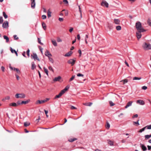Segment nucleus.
I'll use <instances>...</instances> for the list:
<instances>
[{
  "instance_id": "obj_25",
  "label": "nucleus",
  "mask_w": 151,
  "mask_h": 151,
  "mask_svg": "<svg viewBox=\"0 0 151 151\" xmlns=\"http://www.w3.org/2000/svg\"><path fill=\"white\" fill-rule=\"evenodd\" d=\"M36 67V66L35 65L34 63V62H32V67L31 69L32 70H34L35 69Z\"/></svg>"
},
{
  "instance_id": "obj_13",
  "label": "nucleus",
  "mask_w": 151,
  "mask_h": 151,
  "mask_svg": "<svg viewBox=\"0 0 151 151\" xmlns=\"http://www.w3.org/2000/svg\"><path fill=\"white\" fill-rule=\"evenodd\" d=\"M45 55L46 56H47L48 58L50 56H52V55L50 52L48 50H46L45 52Z\"/></svg>"
},
{
  "instance_id": "obj_14",
  "label": "nucleus",
  "mask_w": 151,
  "mask_h": 151,
  "mask_svg": "<svg viewBox=\"0 0 151 151\" xmlns=\"http://www.w3.org/2000/svg\"><path fill=\"white\" fill-rule=\"evenodd\" d=\"M137 103L141 105H144L145 104V102L143 100H138L137 101Z\"/></svg>"
},
{
  "instance_id": "obj_27",
  "label": "nucleus",
  "mask_w": 151,
  "mask_h": 151,
  "mask_svg": "<svg viewBox=\"0 0 151 151\" xmlns=\"http://www.w3.org/2000/svg\"><path fill=\"white\" fill-rule=\"evenodd\" d=\"M30 101V100H28L26 101H22L21 103V104H26Z\"/></svg>"
},
{
  "instance_id": "obj_53",
  "label": "nucleus",
  "mask_w": 151,
  "mask_h": 151,
  "mask_svg": "<svg viewBox=\"0 0 151 151\" xmlns=\"http://www.w3.org/2000/svg\"><path fill=\"white\" fill-rule=\"evenodd\" d=\"M29 49H28L27 51V54L28 57L29 56Z\"/></svg>"
},
{
  "instance_id": "obj_30",
  "label": "nucleus",
  "mask_w": 151,
  "mask_h": 151,
  "mask_svg": "<svg viewBox=\"0 0 151 151\" xmlns=\"http://www.w3.org/2000/svg\"><path fill=\"white\" fill-rule=\"evenodd\" d=\"M108 143L111 146H112L113 145H114V142L113 141L110 140H108Z\"/></svg>"
},
{
  "instance_id": "obj_1",
  "label": "nucleus",
  "mask_w": 151,
  "mask_h": 151,
  "mask_svg": "<svg viewBox=\"0 0 151 151\" xmlns=\"http://www.w3.org/2000/svg\"><path fill=\"white\" fill-rule=\"evenodd\" d=\"M136 28L139 32H145L146 30L142 27L141 23L140 22H137L135 24Z\"/></svg>"
},
{
  "instance_id": "obj_32",
  "label": "nucleus",
  "mask_w": 151,
  "mask_h": 151,
  "mask_svg": "<svg viewBox=\"0 0 151 151\" xmlns=\"http://www.w3.org/2000/svg\"><path fill=\"white\" fill-rule=\"evenodd\" d=\"M43 69H44L45 72L47 76H48V70L45 67L43 68Z\"/></svg>"
},
{
  "instance_id": "obj_28",
  "label": "nucleus",
  "mask_w": 151,
  "mask_h": 151,
  "mask_svg": "<svg viewBox=\"0 0 151 151\" xmlns=\"http://www.w3.org/2000/svg\"><path fill=\"white\" fill-rule=\"evenodd\" d=\"M76 140H77V139L76 138H73L70 139L68 140V141L70 142H72Z\"/></svg>"
},
{
  "instance_id": "obj_48",
  "label": "nucleus",
  "mask_w": 151,
  "mask_h": 151,
  "mask_svg": "<svg viewBox=\"0 0 151 151\" xmlns=\"http://www.w3.org/2000/svg\"><path fill=\"white\" fill-rule=\"evenodd\" d=\"M147 22L149 25L151 26V21L150 19L148 20Z\"/></svg>"
},
{
  "instance_id": "obj_19",
  "label": "nucleus",
  "mask_w": 151,
  "mask_h": 151,
  "mask_svg": "<svg viewBox=\"0 0 151 151\" xmlns=\"http://www.w3.org/2000/svg\"><path fill=\"white\" fill-rule=\"evenodd\" d=\"M140 147L143 151H146L147 150V147L143 145L140 144Z\"/></svg>"
},
{
  "instance_id": "obj_12",
  "label": "nucleus",
  "mask_w": 151,
  "mask_h": 151,
  "mask_svg": "<svg viewBox=\"0 0 151 151\" xmlns=\"http://www.w3.org/2000/svg\"><path fill=\"white\" fill-rule=\"evenodd\" d=\"M31 6L33 9H34L35 7V0H31Z\"/></svg>"
},
{
  "instance_id": "obj_5",
  "label": "nucleus",
  "mask_w": 151,
  "mask_h": 151,
  "mask_svg": "<svg viewBox=\"0 0 151 151\" xmlns=\"http://www.w3.org/2000/svg\"><path fill=\"white\" fill-rule=\"evenodd\" d=\"M101 6L108 8V7L109 4L106 1L103 0L101 3Z\"/></svg>"
},
{
  "instance_id": "obj_34",
  "label": "nucleus",
  "mask_w": 151,
  "mask_h": 151,
  "mask_svg": "<svg viewBox=\"0 0 151 151\" xmlns=\"http://www.w3.org/2000/svg\"><path fill=\"white\" fill-rule=\"evenodd\" d=\"M30 124V123L29 122H25L24 123V125L25 127L29 126Z\"/></svg>"
},
{
  "instance_id": "obj_6",
  "label": "nucleus",
  "mask_w": 151,
  "mask_h": 151,
  "mask_svg": "<svg viewBox=\"0 0 151 151\" xmlns=\"http://www.w3.org/2000/svg\"><path fill=\"white\" fill-rule=\"evenodd\" d=\"M76 61V59H70L68 61V63L71 64V65L73 66L75 64Z\"/></svg>"
},
{
  "instance_id": "obj_17",
  "label": "nucleus",
  "mask_w": 151,
  "mask_h": 151,
  "mask_svg": "<svg viewBox=\"0 0 151 151\" xmlns=\"http://www.w3.org/2000/svg\"><path fill=\"white\" fill-rule=\"evenodd\" d=\"M9 105L11 107H17V104L16 103L14 102H13L9 104Z\"/></svg>"
},
{
  "instance_id": "obj_62",
  "label": "nucleus",
  "mask_w": 151,
  "mask_h": 151,
  "mask_svg": "<svg viewBox=\"0 0 151 151\" xmlns=\"http://www.w3.org/2000/svg\"><path fill=\"white\" fill-rule=\"evenodd\" d=\"M70 108L72 109H76L77 108L73 106H71Z\"/></svg>"
},
{
  "instance_id": "obj_40",
  "label": "nucleus",
  "mask_w": 151,
  "mask_h": 151,
  "mask_svg": "<svg viewBox=\"0 0 151 151\" xmlns=\"http://www.w3.org/2000/svg\"><path fill=\"white\" fill-rule=\"evenodd\" d=\"M139 120H138L137 122H133V124H137V126H138V125H139Z\"/></svg>"
},
{
  "instance_id": "obj_7",
  "label": "nucleus",
  "mask_w": 151,
  "mask_h": 151,
  "mask_svg": "<svg viewBox=\"0 0 151 151\" xmlns=\"http://www.w3.org/2000/svg\"><path fill=\"white\" fill-rule=\"evenodd\" d=\"M8 22L7 21H5L2 24V27L4 28H7L8 27Z\"/></svg>"
},
{
  "instance_id": "obj_47",
  "label": "nucleus",
  "mask_w": 151,
  "mask_h": 151,
  "mask_svg": "<svg viewBox=\"0 0 151 151\" xmlns=\"http://www.w3.org/2000/svg\"><path fill=\"white\" fill-rule=\"evenodd\" d=\"M109 103L111 106H112L114 105V104L111 101H109Z\"/></svg>"
},
{
  "instance_id": "obj_15",
  "label": "nucleus",
  "mask_w": 151,
  "mask_h": 151,
  "mask_svg": "<svg viewBox=\"0 0 151 151\" xmlns=\"http://www.w3.org/2000/svg\"><path fill=\"white\" fill-rule=\"evenodd\" d=\"M69 88V86H67L63 90H62L61 91L62 93L64 94L66 91H67L68 89Z\"/></svg>"
},
{
  "instance_id": "obj_51",
  "label": "nucleus",
  "mask_w": 151,
  "mask_h": 151,
  "mask_svg": "<svg viewBox=\"0 0 151 151\" xmlns=\"http://www.w3.org/2000/svg\"><path fill=\"white\" fill-rule=\"evenodd\" d=\"M123 81L124 84L126 83H127L128 82V80L127 79H125L123 80H122L121 81V82Z\"/></svg>"
},
{
  "instance_id": "obj_33",
  "label": "nucleus",
  "mask_w": 151,
  "mask_h": 151,
  "mask_svg": "<svg viewBox=\"0 0 151 151\" xmlns=\"http://www.w3.org/2000/svg\"><path fill=\"white\" fill-rule=\"evenodd\" d=\"M146 128L145 127L142 128V129H140L138 131V132L139 133L142 132H143L145 130Z\"/></svg>"
},
{
  "instance_id": "obj_43",
  "label": "nucleus",
  "mask_w": 151,
  "mask_h": 151,
  "mask_svg": "<svg viewBox=\"0 0 151 151\" xmlns=\"http://www.w3.org/2000/svg\"><path fill=\"white\" fill-rule=\"evenodd\" d=\"M48 69L52 71V72H54L53 69L52 67L50 66H49L48 67Z\"/></svg>"
},
{
  "instance_id": "obj_18",
  "label": "nucleus",
  "mask_w": 151,
  "mask_h": 151,
  "mask_svg": "<svg viewBox=\"0 0 151 151\" xmlns=\"http://www.w3.org/2000/svg\"><path fill=\"white\" fill-rule=\"evenodd\" d=\"M114 22L115 24H119L120 23V21L119 19H114Z\"/></svg>"
},
{
  "instance_id": "obj_37",
  "label": "nucleus",
  "mask_w": 151,
  "mask_h": 151,
  "mask_svg": "<svg viewBox=\"0 0 151 151\" xmlns=\"http://www.w3.org/2000/svg\"><path fill=\"white\" fill-rule=\"evenodd\" d=\"M4 39L6 40V42H8L9 41V38L6 35H4Z\"/></svg>"
},
{
  "instance_id": "obj_3",
  "label": "nucleus",
  "mask_w": 151,
  "mask_h": 151,
  "mask_svg": "<svg viewBox=\"0 0 151 151\" xmlns=\"http://www.w3.org/2000/svg\"><path fill=\"white\" fill-rule=\"evenodd\" d=\"M15 97L17 99L24 98L25 97V95L24 93H17L15 95Z\"/></svg>"
},
{
  "instance_id": "obj_39",
  "label": "nucleus",
  "mask_w": 151,
  "mask_h": 151,
  "mask_svg": "<svg viewBox=\"0 0 151 151\" xmlns=\"http://www.w3.org/2000/svg\"><path fill=\"white\" fill-rule=\"evenodd\" d=\"M116 29L117 30H120L121 29V27L119 25L117 26L116 27Z\"/></svg>"
},
{
  "instance_id": "obj_24",
  "label": "nucleus",
  "mask_w": 151,
  "mask_h": 151,
  "mask_svg": "<svg viewBox=\"0 0 151 151\" xmlns=\"http://www.w3.org/2000/svg\"><path fill=\"white\" fill-rule=\"evenodd\" d=\"M10 51L12 53H15L17 56H18V54L17 51L14 50L13 49L12 47H10Z\"/></svg>"
},
{
  "instance_id": "obj_57",
  "label": "nucleus",
  "mask_w": 151,
  "mask_h": 151,
  "mask_svg": "<svg viewBox=\"0 0 151 151\" xmlns=\"http://www.w3.org/2000/svg\"><path fill=\"white\" fill-rule=\"evenodd\" d=\"M77 76L78 77L82 76L83 77V75L82 74H81L80 73H78L77 74Z\"/></svg>"
},
{
  "instance_id": "obj_16",
  "label": "nucleus",
  "mask_w": 151,
  "mask_h": 151,
  "mask_svg": "<svg viewBox=\"0 0 151 151\" xmlns=\"http://www.w3.org/2000/svg\"><path fill=\"white\" fill-rule=\"evenodd\" d=\"M69 88V86H67L63 90H62L61 91L62 93L64 94L66 91H67L68 89Z\"/></svg>"
},
{
  "instance_id": "obj_10",
  "label": "nucleus",
  "mask_w": 151,
  "mask_h": 151,
  "mask_svg": "<svg viewBox=\"0 0 151 151\" xmlns=\"http://www.w3.org/2000/svg\"><path fill=\"white\" fill-rule=\"evenodd\" d=\"M141 32H139V31H138L137 32H136V36L138 40H139L141 37L142 35L141 33Z\"/></svg>"
},
{
  "instance_id": "obj_60",
  "label": "nucleus",
  "mask_w": 151,
  "mask_h": 151,
  "mask_svg": "<svg viewBox=\"0 0 151 151\" xmlns=\"http://www.w3.org/2000/svg\"><path fill=\"white\" fill-rule=\"evenodd\" d=\"M147 88V86H144L142 87V89L143 90H146Z\"/></svg>"
},
{
  "instance_id": "obj_29",
  "label": "nucleus",
  "mask_w": 151,
  "mask_h": 151,
  "mask_svg": "<svg viewBox=\"0 0 151 151\" xmlns=\"http://www.w3.org/2000/svg\"><path fill=\"white\" fill-rule=\"evenodd\" d=\"M51 12L50 11V10H48L47 11V17L48 18L50 17L51 15Z\"/></svg>"
},
{
  "instance_id": "obj_22",
  "label": "nucleus",
  "mask_w": 151,
  "mask_h": 151,
  "mask_svg": "<svg viewBox=\"0 0 151 151\" xmlns=\"http://www.w3.org/2000/svg\"><path fill=\"white\" fill-rule=\"evenodd\" d=\"M54 46H57V44L55 40H51Z\"/></svg>"
},
{
  "instance_id": "obj_36",
  "label": "nucleus",
  "mask_w": 151,
  "mask_h": 151,
  "mask_svg": "<svg viewBox=\"0 0 151 151\" xmlns=\"http://www.w3.org/2000/svg\"><path fill=\"white\" fill-rule=\"evenodd\" d=\"M48 58V59H49V61L52 63H53L54 62V60L52 58L50 57H49Z\"/></svg>"
},
{
  "instance_id": "obj_21",
  "label": "nucleus",
  "mask_w": 151,
  "mask_h": 151,
  "mask_svg": "<svg viewBox=\"0 0 151 151\" xmlns=\"http://www.w3.org/2000/svg\"><path fill=\"white\" fill-rule=\"evenodd\" d=\"M72 53V52L71 51H70L66 53L64 56L65 57H69L71 55Z\"/></svg>"
},
{
  "instance_id": "obj_41",
  "label": "nucleus",
  "mask_w": 151,
  "mask_h": 151,
  "mask_svg": "<svg viewBox=\"0 0 151 151\" xmlns=\"http://www.w3.org/2000/svg\"><path fill=\"white\" fill-rule=\"evenodd\" d=\"M3 14L4 17L5 19H6L7 18L8 16L6 14L5 12H3Z\"/></svg>"
},
{
  "instance_id": "obj_9",
  "label": "nucleus",
  "mask_w": 151,
  "mask_h": 151,
  "mask_svg": "<svg viewBox=\"0 0 151 151\" xmlns=\"http://www.w3.org/2000/svg\"><path fill=\"white\" fill-rule=\"evenodd\" d=\"M106 27L109 30H111L113 28V27L112 24L109 23H107L106 24Z\"/></svg>"
},
{
  "instance_id": "obj_20",
  "label": "nucleus",
  "mask_w": 151,
  "mask_h": 151,
  "mask_svg": "<svg viewBox=\"0 0 151 151\" xmlns=\"http://www.w3.org/2000/svg\"><path fill=\"white\" fill-rule=\"evenodd\" d=\"M61 78V77L60 76H59L58 77H55L53 81L54 82L59 81L60 80Z\"/></svg>"
},
{
  "instance_id": "obj_61",
  "label": "nucleus",
  "mask_w": 151,
  "mask_h": 151,
  "mask_svg": "<svg viewBox=\"0 0 151 151\" xmlns=\"http://www.w3.org/2000/svg\"><path fill=\"white\" fill-rule=\"evenodd\" d=\"M63 2L65 4H68V1L67 0H63Z\"/></svg>"
},
{
  "instance_id": "obj_8",
  "label": "nucleus",
  "mask_w": 151,
  "mask_h": 151,
  "mask_svg": "<svg viewBox=\"0 0 151 151\" xmlns=\"http://www.w3.org/2000/svg\"><path fill=\"white\" fill-rule=\"evenodd\" d=\"M31 56L32 58H33V59H34L35 60L36 59L37 60H38V61H40V60L37 57V55L36 53H33V55H31Z\"/></svg>"
},
{
  "instance_id": "obj_45",
  "label": "nucleus",
  "mask_w": 151,
  "mask_h": 151,
  "mask_svg": "<svg viewBox=\"0 0 151 151\" xmlns=\"http://www.w3.org/2000/svg\"><path fill=\"white\" fill-rule=\"evenodd\" d=\"M145 127L148 129H151V124Z\"/></svg>"
},
{
  "instance_id": "obj_56",
  "label": "nucleus",
  "mask_w": 151,
  "mask_h": 151,
  "mask_svg": "<svg viewBox=\"0 0 151 151\" xmlns=\"http://www.w3.org/2000/svg\"><path fill=\"white\" fill-rule=\"evenodd\" d=\"M45 112V114L46 115V116L47 117H48V115L47 114L48 113V111H47L46 110H44Z\"/></svg>"
},
{
  "instance_id": "obj_2",
  "label": "nucleus",
  "mask_w": 151,
  "mask_h": 151,
  "mask_svg": "<svg viewBox=\"0 0 151 151\" xmlns=\"http://www.w3.org/2000/svg\"><path fill=\"white\" fill-rule=\"evenodd\" d=\"M143 48L145 50H151V45L149 43L144 42L142 45Z\"/></svg>"
},
{
  "instance_id": "obj_4",
  "label": "nucleus",
  "mask_w": 151,
  "mask_h": 151,
  "mask_svg": "<svg viewBox=\"0 0 151 151\" xmlns=\"http://www.w3.org/2000/svg\"><path fill=\"white\" fill-rule=\"evenodd\" d=\"M49 98H46L44 100H42L41 101L38 100L36 102L35 104L37 105L41 104L46 102V101H49Z\"/></svg>"
},
{
  "instance_id": "obj_38",
  "label": "nucleus",
  "mask_w": 151,
  "mask_h": 151,
  "mask_svg": "<svg viewBox=\"0 0 151 151\" xmlns=\"http://www.w3.org/2000/svg\"><path fill=\"white\" fill-rule=\"evenodd\" d=\"M10 99V97L9 96H6L5 98L2 99L3 101H5L6 100H9Z\"/></svg>"
},
{
  "instance_id": "obj_63",
  "label": "nucleus",
  "mask_w": 151,
  "mask_h": 151,
  "mask_svg": "<svg viewBox=\"0 0 151 151\" xmlns=\"http://www.w3.org/2000/svg\"><path fill=\"white\" fill-rule=\"evenodd\" d=\"M40 119V116H38V119H37L36 120V121L37 122H38L39 121Z\"/></svg>"
},
{
  "instance_id": "obj_31",
  "label": "nucleus",
  "mask_w": 151,
  "mask_h": 151,
  "mask_svg": "<svg viewBox=\"0 0 151 151\" xmlns=\"http://www.w3.org/2000/svg\"><path fill=\"white\" fill-rule=\"evenodd\" d=\"M42 25L43 29L45 30L46 29V24L44 22L42 23Z\"/></svg>"
},
{
  "instance_id": "obj_55",
  "label": "nucleus",
  "mask_w": 151,
  "mask_h": 151,
  "mask_svg": "<svg viewBox=\"0 0 151 151\" xmlns=\"http://www.w3.org/2000/svg\"><path fill=\"white\" fill-rule=\"evenodd\" d=\"M38 40L39 43L41 45H43V44L41 42V40H40V38H38Z\"/></svg>"
},
{
  "instance_id": "obj_46",
  "label": "nucleus",
  "mask_w": 151,
  "mask_h": 151,
  "mask_svg": "<svg viewBox=\"0 0 151 151\" xmlns=\"http://www.w3.org/2000/svg\"><path fill=\"white\" fill-rule=\"evenodd\" d=\"M141 79V78H138L137 77H134L133 78V80H139Z\"/></svg>"
},
{
  "instance_id": "obj_23",
  "label": "nucleus",
  "mask_w": 151,
  "mask_h": 151,
  "mask_svg": "<svg viewBox=\"0 0 151 151\" xmlns=\"http://www.w3.org/2000/svg\"><path fill=\"white\" fill-rule=\"evenodd\" d=\"M63 94V93L61 91H60V93L58 95H57L55 96V99H57L58 98H60V97H61L62 95Z\"/></svg>"
},
{
  "instance_id": "obj_54",
  "label": "nucleus",
  "mask_w": 151,
  "mask_h": 151,
  "mask_svg": "<svg viewBox=\"0 0 151 151\" xmlns=\"http://www.w3.org/2000/svg\"><path fill=\"white\" fill-rule=\"evenodd\" d=\"M47 17L45 15H43L42 16V18L43 19H45Z\"/></svg>"
},
{
  "instance_id": "obj_42",
  "label": "nucleus",
  "mask_w": 151,
  "mask_h": 151,
  "mask_svg": "<svg viewBox=\"0 0 151 151\" xmlns=\"http://www.w3.org/2000/svg\"><path fill=\"white\" fill-rule=\"evenodd\" d=\"M110 127V125L109 124L108 122H107L106 123V128L107 129H109Z\"/></svg>"
},
{
  "instance_id": "obj_35",
  "label": "nucleus",
  "mask_w": 151,
  "mask_h": 151,
  "mask_svg": "<svg viewBox=\"0 0 151 151\" xmlns=\"http://www.w3.org/2000/svg\"><path fill=\"white\" fill-rule=\"evenodd\" d=\"M14 70L17 72V73L18 74H19L20 73V71L17 68H14Z\"/></svg>"
},
{
  "instance_id": "obj_44",
  "label": "nucleus",
  "mask_w": 151,
  "mask_h": 151,
  "mask_svg": "<svg viewBox=\"0 0 151 151\" xmlns=\"http://www.w3.org/2000/svg\"><path fill=\"white\" fill-rule=\"evenodd\" d=\"M75 75L73 76H72V77L70 79L69 81L70 82V81H72L74 79V78H75Z\"/></svg>"
},
{
  "instance_id": "obj_58",
  "label": "nucleus",
  "mask_w": 151,
  "mask_h": 151,
  "mask_svg": "<svg viewBox=\"0 0 151 151\" xmlns=\"http://www.w3.org/2000/svg\"><path fill=\"white\" fill-rule=\"evenodd\" d=\"M9 68L11 70H14V68L11 66L10 64H9Z\"/></svg>"
},
{
  "instance_id": "obj_59",
  "label": "nucleus",
  "mask_w": 151,
  "mask_h": 151,
  "mask_svg": "<svg viewBox=\"0 0 151 151\" xmlns=\"http://www.w3.org/2000/svg\"><path fill=\"white\" fill-rule=\"evenodd\" d=\"M73 30V28L72 27H70L69 31L70 32H71Z\"/></svg>"
},
{
  "instance_id": "obj_52",
  "label": "nucleus",
  "mask_w": 151,
  "mask_h": 151,
  "mask_svg": "<svg viewBox=\"0 0 151 151\" xmlns=\"http://www.w3.org/2000/svg\"><path fill=\"white\" fill-rule=\"evenodd\" d=\"M3 20L2 17H0V23L1 24L3 22Z\"/></svg>"
},
{
  "instance_id": "obj_64",
  "label": "nucleus",
  "mask_w": 151,
  "mask_h": 151,
  "mask_svg": "<svg viewBox=\"0 0 151 151\" xmlns=\"http://www.w3.org/2000/svg\"><path fill=\"white\" fill-rule=\"evenodd\" d=\"M124 115V114L122 113H120L118 116L119 117H120Z\"/></svg>"
},
{
  "instance_id": "obj_26",
  "label": "nucleus",
  "mask_w": 151,
  "mask_h": 151,
  "mask_svg": "<svg viewBox=\"0 0 151 151\" xmlns=\"http://www.w3.org/2000/svg\"><path fill=\"white\" fill-rule=\"evenodd\" d=\"M145 139L146 140H147L151 137V134L150 135H145Z\"/></svg>"
},
{
  "instance_id": "obj_50",
  "label": "nucleus",
  "mask_w": 151,
  "mask_h": 151,
  "mask_svg": "<svg viewBox=\"0 0 151 151\" xmlns=\"http://www.w3.org/2000/svg\"><path fill=\"white\" fill-rule=\"evenodd\" d=\"M57 41L58 42H62V40L60 38H57Z\"/></svg>"
},
{
  "instance_id": "obj_49",
  "label": "nucleus",
  "mask_w": 151,
  "mask_h": 151,
  "mask_svg": "<svg viewBox=\"0 0 151 151\" xmlns=\"http://www.w3.org/2000/svg\"><path fill=\"white\" fill-rule=\"evenodd\" d=\"M1 69L3 72H4L5 70V68L3 66H2L1 67Z\"/></svg>"
},
{
  "instance_id": "obj_11",
  "label": "nucleus",
  "mask_w": 151,
  "mask_h": 151,
  "mask_svg": "<svg viewBox=\"0 0 151 151\" xmlns=\"http://www.w3.org/2000/svg\"><path fill=\"white\" fill-rule=\"evenodd\" d=\"M133 103V101H129L128 102L126 105L125 106V109H127L129 107L131 106L132 105V103Z\"/></svg>"
}]
</instances>
